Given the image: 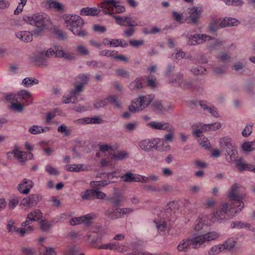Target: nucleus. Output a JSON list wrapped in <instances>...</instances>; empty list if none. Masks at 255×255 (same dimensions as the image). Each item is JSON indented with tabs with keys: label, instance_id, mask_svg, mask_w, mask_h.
Masks as SVG:
<instances>
[{
	"label": "nucleus",
	"instance_id": "423d86ee",
	"mask_svg": "<svg viewBox=\"0 0 255 255\" xmlns=\"http://www.w3.org/2000/svg\"><path fill=\"white\" fill-rule=\"evenodd\" d=\"M220 145L221 147L226 151L227 160L229 162H237V160H238V152L237 147L232 139L228 136L222 137L220 139Z\"/></svg>",
	"mask_w": 255,
	"mask_h": 255
},
{
	"label": "nucleus",
	"instance_id": "aec40b11",
	"mask_svg": "<svg viewBox=\"0 0 255 255\" xmlns=\"http://www.w3.org/2000/svg\"><path fill=\"white\" fill-rule=\"evenodd\" d=\"M203 131H204L200 128H195L193 133L194 136L198 137V141L201 146L206 148H209L210 144L208 139L205 136L201 135V133Z\"/></svg>",
	"mask_w": 255,
	"mask_h": 255
},
{
	"label": "nucleus",
	"instance_id": "5701e85b",
	"mask_svg": "<svg viewBox=\"0 0 255 255\" xmlns=\"http://www.w3.org/2000/svg\"><path fill=\"white\" fill-rule=\"evenodd\" d=\"M33 183L31 180L24 179L18 185V191L24 194L29 193L30 189L33 187Z\"/></svg>",
	"mask_w": 255,
	"mask_h": 255
},
{
	"label": "nucleus",
	"instance_id": "f257e3e1",
	"mask_svg": "<svg viewBox=\"0 0 255 255\" xmlns=\"http://www.w3.org/2000/svg\"><path fill=\"white\" fill-rule=\"evenodd\" d=\"M239 190L240 187L236 184H234L228 193L229 202L223 203L211 215L210 220L205 215H199L195 222L194 230L198 232L205 225H210L216 222L227 219L233 214L242 211L244 207V196L240 194Z\"/></svg>",
	"mask_w": 255,
	"mask_h": 255
},
{
	"label": "nucleus",
	"instance_id": "2f4dec72",
	"mask_svg": "<svg viewBox=\"0 0 255 255\" xmlns=\"http://www.w3.org/2000/svg\"><path fill=\"white\" fill-rule=\"evenodd\" d=\"M129 156L128 153L125 150L118 151L117 152H113L110 155V161L111 163V160H122L128 158Z\"/></svg>",
	"mask_w": 255,
	"mask_h": 255
},
{
	"label": "nucleus",
	"instance_id": "e433bc0d",
	"mask_svg": "<svg viewBox=\"0 0 255 255\" xmlns=\"http://www.w3.org/2000/svg\"><path fill=\"white\" fill-rule=\"evenodd\" d=\"M48 7L55 11L62 12L64 10L65 6L63 4L55 0H48L47 1Z\"/></svg>",
	"mask_w": 255,
	"mask_h": 255
},
{
	"label": "nucleus",
	"instance_id": "0eeeda50",
	"mask_svg": "<svg viewBox=\"0 0 255 255\" xmlns=\"http://www.w3.org/2000/svg\"><path fill=\"white\" fill-rule=\"evenodd\" d=\"M220 145L221 147L226 151L227 160L229 162H237V160H238V152L237 147L232 139L228 136L222 137L220 139Z\"/></svg>",
	"mask_w": 255,
	"mask_h": 255
},
{
	"label": "nucleus",
	"instance_id": "b1692460",
	"mask_svg": "<svg viewBox=\"0 0 255 255\" xmlns=\"http://www.w3.org/2000/svg\"><path fill=\"white\" fill-rule=\"evenodd\" d=\"M65 169L68 171L79 172L88 170L89 166L85 164H69L66 165Z\"/></svg>",
	"mask_w": 255,
	"mask_h": 255
},
{
	"label": "nucleus",
	"instance_id": "dca6fc26",
	"mask_svg": "<svg viewBox=\"0 0 255 255\" xmlns=\"http://www.w3.org/2000/svg\"><path fill=\"white\" fill-rule=\"evenodd\" d=\"M98 4V6L103 9L106 14L110 15L114 13V6L116 5L115 0H102Z\"/></svg>",
	"mask_w": 255,
	"mask_h": 255
},
{
	"label": "nucleus",
	"instance_id": "37998d69",
	"mask_svg": "<svg viewBox=\"0 0 255 255\" xmlns=\"http://www.w3.org/2000/svg\"><path fill=\"white\" fill-rule=\"evenodd\" d=\"M105 214L109 218L112 220H115L120 218L119 212L118 211V208L115 209H108L105 211Z\"/></svg>",
	"mask_w": 255,
	"mask_h": 255
},
{
	"label": "nucleus",
	"instance_id": "a211bd4d",
	"mask_svg": "<svg viewBox=\"0 0 255 255\" xmlns=\"http://www.w3.org/2000/svg\"><path fill=\"white\" fill-rule=\"evenodd\" d=\"M42 217V213L39 210H35L27 214L26 221L21 224L22 226L30 225L32 222L37 221Z\"/></svg>",
	"mask_w": 255,
	"mask_h": 255
},
{
	"label": "nucleus",
	"instance_id": "ddd939ff",
	"mask_svg": "<svg viewBox=\"0 0 255 255\" xmlns=\"http://www.w3.org/2000/svg\"><path fill=\"white\" fill-rule=\"evenodd\" d=\"M239 23L238 20L235 18H224L220 23L219 21L216 24L214 27L212 24L210 25V30L214 32L216 30L218 27L223 28L226 26H232L237 25Z\"/></svg>",
	"mask_w": 255,
	"mask_h": 255
},
{
	"label": "nucleus",
	"instance_id": "a19ab883",
	"mask_svg": "<svg viewBox=\"0 0 255 255\" xmlns=\"http://www.w3.org/2000/svg\"><path fill=\"white\" fill-rule=\"evenodd\" d=\"M99 10L95 7L89 8L84 7L81 10L80 14L82 15H92L95 16L99 13Z\"/></svg>",
	"mask_w": 255,
	"mask_h": 255
},
{
	"label": "nucleus",
	"instance_id": "5fc2aeb1",
	"mask_svg": "<svg viewBox=\"0 0 255 255\" xmlns=\"http://www.w3.org/2000/svg\"><path fill=\"white\" fill-rule=\"evenodd\" d=\"M185 53L181 50H176L175 52L172 54V58L174 60H180L185 57Z\"/></svg>",
	"mask_w": 255,
	"mask_h": 255
},
{
	"label": "nucleus",
	"instance_id": "412c9836",
	"mask_svg": "<svg viewBox=\"0 0 255 255\" xmlns=\"http://www.w3.org/2000/svg\"><path fill=\"white\" fill-rule=\"evenodd\" d=\"M148 126L154 129H160L165 131H173V127L168 123L158 122H151L147 124Z\"/></svg>",
	"mask_w": 255,
	"mask_h": 255
},
{
	"label": "nucleus",
	"instance_id": "c03bdc74",
	"mask_svg": "<svg viewBox=\"0 0 255 255\" xmlns=\"http://www.w3.org/2000/svg\"><path fill=\"white\" fill-rule=\"evenodd\" d=\"M236 243V239L231 238L226 240L223 244H221V245L224 247V251L226 250H230L235 247Z\"/></svg>",
	"mask_w": 255,
	"mask_h": 255
},
{
	"label": "nucleus",
	"instance_id": "58836bf2",
	"mask_svg": "<svg viewBox=\"0 0 255 255\" xmlns=\"http://www.w3.org/2000/svg\"><path fill=\"white\" fill-rule=\"evenodd\" d=\"M50 130L49 127H42L38 126H33L29 128L28 131L32 134L46 132Z\"/></svg>",
	"mask_w": 255,
	"mask_h": 255
},
{
	"label": "nucleus",
	"instance_id": "a878e982",
	"mask_svg": "<svg viewBox=\"0 0 255 255\" xmlns=\"http://www.w3.org/2000/svg\"><path fill=\"white\" fill-rule=\"evenodd\" d=\"M193 127L195 128H200L203 131H215L220 128L221 125L219 122L208 125H204L201 123H199L194 125Z\"/></svg>",
	"mask_w": 255,
	"mask_h": 255
},
{
	"label": "nucleus",
	"instance_id": "6e6d98bb",
	"mask_svg": "<svg viewBox=\"0 0 255 255\" xmlns=\"http://www.w3.org/2000/svg\"><path fill=\"white\" fill-rule=\"evenodd\" d=\"M206 71V69L201 66L193 67L191 69V72L195 75L205 74Z\"/></svg>",
	"mask_w": 255,
	"mask_h": 255
},
{
	"label": "nucleus",
	"instance_id": "3c124183",
	"mask_svg": "<svg viewBox=\"0 0 255 255\" xmlns=\"http://www.w3.org/2000/svg\"><path fill=\"white\" fill-rule=\"evenodd\" d=\"M206 242L216 240L219 237V234L216 231H212L203 234Z\"/></svg>",
	"mask_w": 255,
	"mask_h": 255
},
{
	"label": "nucleus",
	"instance_id": "2eb2a0df",
	"mask_svg": "<svg viewBox=\"0 0 255 255\" xmlns=\"http://www.w3.org/2000/svg\"><path fill=\"white\" fill-rule=\"evenodd\" d=\"M53 56L55 57V45L52 48H50L44 53H41L37 59V63L39 66H46L48 65V62L45 57H51Z\"/></svg>",
	"mask_w": 255,
	"mask_h": 255
},
{
	"label": "nucleus",
	"instance_id": "72a5a7b5",
	"mask_svg": "<svg viewBox=\"0 0 255 255\" xmlns=\"http://www.w3.org/2000/svg\"><path fill=\"white\" fill-rule=\"evenodd\" d=\"M15 35L17 38L25 42H30L33 39L32 34L28 31H18Z\"/></svg>",
	"mask_w": 255,
	"mask_h": 255
},
{
	"label": "nucleus",
	"instance_id": "c85d7f7f",
	"mask_svg": "<svg viewBox=\"0 0 255 255\" xmlns=\"http://www.w3.org/2000/svg\"><path fill=\"white\" fill-rule=\"evenodd\" d=\"M55 57L71 60L74 58V54L72 53L65 52L61 46L57 45H55Z\"/></svg>",
	"mask_w": 255,
	"mask_h": 255
},
{
	"label": "nucleus",
	"instance_id": "09e8293b",
	"mask_svg": "<svg viewBox=\"0 0 255 255\" xmlns=\"http://www.w3.org/2000/svg\"><path fill=\"white\" fill-rule=\"evenodd\" d=\"M38 83V80L35 78L27 77L22 82V84L25 87H29Z\"/></svg>",
	"mask_w": 255,
	"mask_h": 255
},
{
	"label": "nucleus",
	"instance_id": "393cba45",
	"mask_svg": "<svg viewBox=\"0 0 255 255\" xmlns=\"http://www.w3.org/2000/svg\"><path fill=\"white\" fill-rule=\"evenodd\" d=\"M189 239L194 249H197L201 248L202 246H205L206 241L203 234L193 236Z\"/></svg>",
	"mask_w": 255,
	"mask_h": 255
},
{
	"label": "nucleus",
	"instance_id": "473e14b6",
	"mask_svg": "<svg viewBox=\"0 0 255 255\" xmlns=\"http://www.w3.org/2000/svg\"><path fill=\"white\" fill-rule=\"evenodd\" d=\"M101 120L98 117L84 118L74 121V123L77 125H86L89 124H100Z\"/></svg>",
	"mask_w": 255,
	"mask_h": 255
},
{
	"label": "nucleus",
	"instance_id": "e2e57ef3",
	"mask_svg": "<svg viewBox=\"0 0 255 255\" xmlns=\"http://www.w3.org/2000/svg\"><path fill=\"white\" fill-rule=\"evenodd\" d=\"M9 108L13 111L20 112L23 109V107L22 104L18 103L17 102H15L14 103H12L9 106Z\"/></svg>",
	"mask_w": 255,
	"mask_h": 255
},
{
	"label": "nucleus",
	"instance_id": "bb28decb",
	"mask_svg": "<svg viewBox=\"0 0 255 255\" xmlns=\"http://www.w3.org/2000/svg\"><path fill=\"white\" fill-rule=\"evenodd\" d=\"M191 245L189 238L183 239L179 242L176 250L180 253H187L190 250Z\"/></svg>",
	"mask_w": 255,
	"mask_h": 255
},
{
	"label": "nucleus",
	"instance_id": "0e129e2a",
	"mask_svg": "<svg viewBox=\"0 0 255 255\" xmlns=\"http://www.w3.org/2000/svg\"><path fill=\"white\" fill-rule=\"evenodd\" d=\"M159 140H160V143L157 145L158 150H168L170 149V147L168 145L167 142L164 140V139H159L157 138Z\"/></svg>",
	"mask_w": 255,
	"mask_h": 255
},
{
	"label": "nucleus",
	"instance_id": "f03ea898",
	"mask_svg": "<svg viewBox=\"0 0 255 255\" xmlns=\"http://www.w3.org/2000/svg\"><path fill=\"white\" fill-rule=\"evenodd\" d=\"M177 208V202L172 201L169 202L163 210H161L159 208L155 210L154 213L157 217L154 219V223L159 233L164 234L165 232L169 230L170 216Z\"/></svg>",
	"mask_w": 255,
	"mask_h": 255
},
{
	"label": "nucleus",
	"instance_id": "a18cd8bd",
	"mask_svg": "<svg viewBox=\"0 0 255 255\" xmlns=\"http://www.w3.org/2000/svg\"><path fill=\"white\" fill-rule=\"evenodd\" d=\"M169 83L174 85H178L180 87V84H182L183 79V76L181 74H177L173 76L172 78L169 79Z\"/></svg>",
	"mask_w": 255,
	"mask_h": 255
},
{
	"label": "nucleus",
	"instance_id": "20e7f679",
	"mask_svg": "<svg viewBox=\"0 0 255 255\" xmlns=\"http://www.w3.org/2000/svg\"><path fill=\"white\" fill-rule=\"evenodd\" d=\"M63 18L66 26L74 34L81 37L86 35L85 30H82L84 21L77 15L65 14Z\"/></svg>",
	"mask_w": 255,
	"mask_h": 255
},
{
	"label": "nucleus",
	"instance_id": "9b49d317",
	"mask_svg": "<svg viewBox=\"0 0 255 255\" xmlns=\"http://www.w3.org/2000/svg\"><path fill=\"white\" fill-rule=\"evenodd\" d=\"M110 181L108 182L107 180L91 182L90 183V186L95 189H94V198H96L99 199L105 198L106 196V194L98 190L100 187L108 185Z\"/></svg>",
	"mask_w": 255,
	"mask_h": 255
},
{
	"label": "nucleus",
	"instance_id": "1a4fd4ad",
	"mask_svg": "<svg viewBox=\"0 0 255 255\" xmlns=\"http://www.w3.org/2000/svg\"><path fill=\"white\" fill-rule=\"evenodd\" d=\"M153 99L152 95L141 96L135 99L129 107V110L131 112H136L142 111L151 102Z\"/></svg>",
	"mask_w": 255,
	"mask_h": 255
},
{
	"label": "nucleus",
	"instance_id": "13d9d810",
	"mask_svg": "<svg viewBox=\"0 0 255 255\" xmlns=\"http://www.w3.org/2000/svg\"><path fill=\"white\" fill-rule=\"evenodd\" d=\"M19 198L16 197H12L8 200V207L10 210H13L18 204Z\"/></svg>",
	"mask_w": 255,
	"mask_h": 255
},
{
	"label": "nucleus",
	"instance_id": "4be33fe9",
	"mask_svg": "<svg viewBox=\"0 0 255 255\" xmlns=\"http://www.w3.org/2000/svg\"><path fill=\"white\" fill-rule=\"evenodd\" d=\"M39 201L38 195H30L27 197L24 198L21 201V204L27 208H30L35 206Z\"/></svg>",
	"mask_w": 255,
	"mask_h": 255
},
{
	"label": "nucleus",
	"instance_id": "c756f323",
	"mask_svg": "<svg viewBox=\"0 0 255 255\" xmlns=\"http://www.w3.org/2000/svg\"><path fill=\"white\" fill-rule=\"evenodd\" d=\"M17 98L23 100L25 106L30 105L33 101L31 94L25 90H21L18 93Z\"/></svg>",
	"mask_w": 255,
	"mask_h": 255
},
{
	"label": "nucleus",
	"instance_id": "f3484780",
	"mask_svg": "<svg viewBox=\"0 0 255 255\" xmlns=\"http://www.w3.org/2000/svg\"><path fill=\"white\" fill-rule=\"evenodd\" d=\"M116 23L123 26L134 27L139 25L136 21L130 16H116L115 17Z\"/></svg>",
	"mask_w": 255,
	"mask_h": 255
},
{
	"label": "nucleus",
	"instance_id": "f704fd0d",
	"mask_svg": "<svg viewBox=\"0 0 255 255\" xmlns=\"http://www.w3.org/2000/svg\"><path fill=\"white\" fill-rule=\"evenodd\" d=\"M201 107L205 111L210 113L213 116L218 117V113L215 108L211 107L209 103L206 101H200L199 102Z\"/></svg>",
	"mask_w": 255,
	"mask_h": 255
},
{
	"label": "nucleus",
	"instance_id": "79ce46f5",
	"mask_svg": "<svg viewBox=\"0 0 255 255\" xmlns=\"http://www.w3.org/2000/svg\"><path fill=\"white\" fill-rule=\"evenodd\" d=\"M124 200V197L120 193L115 192L112 197L109 199L112 203L115 206L120 205Z\"/></svg>",
	"mask_w": 255,
	"mask_h": 255
},
{
	"label": "nucleus",
	"instance_id": "4c0bfd02",
	"mask_svg": "<svg viewBox=\"0 0 255 255\" xmlns=\"http://www.w3.org/2000/svg\"><path fill=\"white\" fill-rule=\"evenodd\" d=\"M202 12V8L193 7L190 9V17L192 22H196L199 18Z\"/></svg>",
	"mask_w": 255,
	"mask_h": 255
},
{
	"label": "nucleus",
	"instance_id": "052dcab7",
	"mask_svg": "<svg viewBox=\"0 0 255 255\" xmlns=\"http://www.w3.org/2000/svg\"><path fill=\"white\" fill-rule=\"evenodd\" d=\"M58 131L63 133L65 136L69 135L71 133V130L64 124L58 127Z\"/></svg>",
	"mask_w": 255,
	"mask_h": 255
},
{
	"label": "nucleus",
	"instance_id": "8fccbe9b",
	"mask_svg": "<svg viewBox=\"0 0 255 255\" xmlns=\"http://www.w3.org/2000/svg\"><path fill=\"white\" fill-rule=\"evenodd\" d=\"M223 251L224 247L220 244L211 247L208 251V254L209 255H217Z\"/></svg>",
	"mask_w": 255,
	"mask_h": 255
},
{
	"label": "nucleus",
	"instance_id": "6ab92c4d",
	"mask_svg": "<svg viewBox=\"0 0 255 255\" xmlns=\"http://www.w3.org/2000/svg\"><path fill=\"white\" fill-rule=\"evenodd\" d=\"M103 234V231L101 229H97L96 231L90 232L87 235L90 244L92 246L95 245L101 239Z\"/></svg>",
	"mask_w": 255,
	"mask_h": 255
},
{
	"label": "nucleus",
	"instance_id": "ea45409f",
	"mask_svg": "<svg viewBox=\"0 0 255 255\" xmlns=\"http://www.w3.org/2000/svg\"><path fill=\"white\" fill-rule=\"evenodd\" d=\"M72 90L70 91V96H64L62 98V102L64 104H69L70 103H74L76 102L79 101L82 99L79 98L80 95H77L75 96L72 95Z\"/></svg>",
	"mask_w": 255,
	"mask_h": 255
},
{
	"label": "nucleus",
	"instance_id": "c9c22d12",
	"mask_svg": "<svg viewBox=\"0 0 255 255\" xmlns=\"http://www.w3.org/2000/svg\"><path fill=\"white\" fill-rule=\"evenodd\" d=\"M231 227L232 228H246L249 230H251L255 233V227H253L251 225L240 221L233 222L231 223Z\"/></svg>",
	"mask_w": 255,
	"mask_h": 255
},
{
	"label": "nucleus",
	"instance_id": "69168bd1",
	"mask_svg": "<svg viewBox=\"0 0 255 255\" xmlns=\"http://www.w3.org/2000/svg\"><path fill=\"white\" fill-rule=\"evenodd\" d=\"M133 181L147 183L148 182V178L145 176L133 174Z\"/></svg>",
	"mask_w": 255,
	"mask_h": 255
},
{
	"label": "nucleus",
	"instance_id": "338daca9",
	"mask_svg": "<svg viewBox=\"0 0 255 255\" xmlns=\"http://www.w3.org/2000/svg\"><path fill=\"white\" fill-rule=\"evenodd\" d=\"M40 227L42 231L46 232L50 229L51 224L48 222L42 221L40 223Z\"/></svg>",
	"mask_w": 255,
	"mask_h": 255
},
{
	"label": "nucleus",
	"instance_id": "864d4df0",
	"mask_svg": "<svg viewBox=\"0 0 255 255\" xmlns=\"http://www.w3.org/2000/svg\"><path fill=\"white\" fill-rule=\"evenodd\" d=\"M24 228H19V229H16L17 231H19V234L20 236L23 237L25 234H29L31 233L34 230V228L30 225L23 226Z\"/></svg>",
	"mask_w": 255,
	"mask_h": 255
},
{
	"label": "nucleus",
	"instance_id": "cd10ccee",
	"mask_svg": "<svg viewBox=\"0 0 255 255\" xmlns=\"http://www.w3.org/2000/svg\"><path fill=\"white\" fill-rule=\"evenodd\" d=\"M13 153L14 156L21 162H23L26 160L31 159L33 156L30 152H23L17 149H14Z\"/></svg>",
	"mask_w": 255,
	"mask_h": 255
},
{
	"label": "nucleus",
	"instance_id": "bf43d9fd",
	"mask_svg": "<svg viewBox=\"0 0 255 255\" xmlns=\"http://www.w3.org/2000/svg\"><path fill=\"white\" fill-rule=\"evenodd\" d=\"M218 59L220 61L226 63L231 61V56L227 53L221 52L218 56Z\"/></svg>",
	"mask_w": 255,
	"mask_h": 255
},
{
	"label": "nucleus",
	"instance_id": "774afa93",
	"mask_svg": "<svg viewBox=\"0 0 255 255\" xmlns=\"http://www.w3.org/2000/svg\"><path fill=\"white\" fill-rule=\"evenodd\" d=\"M147 85L151 88H155L156 86V78L153 76H150L147 78Z\"/></svg>",
	"mask_w": 255,
	"mask_h": 255
},
{
	"label": "nucleus",
	"instance_id": "4468645a",
	"mask_svg": "<svg viewBox=\"0 0 255 255\" xmlns=\"http://www.w3.org/2000/svg\"><path fill=\"white\" fill-rule=\"evenodd\" d=\"M160 140L157 138L145 139L141 141L139 143V145L141 149L148 151L154 148L157 149V145L160 143Z\"/></svg>",
	"mask_w": 255,
	"mask_h": 255
},
{
	"label": "nucleus",
	"instance_id": "f8f14e48",
	"mask_svg": "<svg viewBox=\"0 0 255 255\" xmlns=\"http://www.w3.org/2000/svg\"><path fill=\"white\" fill-rule=\"evenodd\" d=\"M108 104H113L116 107H119L120 104L117 97L115 96H110L106 99L97 100L94 103L95 108L104 107Z\"/></svg>",
	"mask_w": 255,
	"mask_h": 255
},
{
	"label": "nucleus",
	"instance_id": "7c9ffc66",
	"mask_svg": "<svg viewBox=\"0 0 255 255\" xmlns=\"http://www.w3.org/2000/svg\"><path fill=\"white\" fill-rule=\"evenodd\" d=\"M236 166L240 171L245 170L253 171L255 170V166L247 163L242 158H240L237 160Z\"/></svg>",
	"mask_w": 255,
	"mask_h": 255
},
{
	"label": "nucleus",
	"instance_id": "680f3d73",
	"mask_svg": "<svg viewBox=\"0 0 255 255\" xmlns=\"http://www.w3.org/2000/svg\"><path fill=\"white\" fill-rule=\"evenodd\" d=\"M142 84L140 79H137L129 85V88L131 90L138 89L141 88Z\"/></svg>",
	"mask_w": 255,
	"mask_h": 255
},
{
	"label": "nucleus",
	"instance_id": "39448f33",
	"mask_svg": "<svg viewBox=\"0 0 255 255\" xmlns=\"http://www.w3.org/2000/svg\"><path fill=\"white\" fill-rule=\"evenodd\" d=\"M188 44L195 45L200 44L206 41H209L208 46L211 49H215L222 45V42L215 38H212L207 34H195L187 37Z\"/></svg>",
	"mask_w": 255,
	"mask_h": 255
},
{
	"label": "nucleus",
	"instance_id": "7ed1b4c3",
	"mask_svg": "<svg viewBox=\"0 0 255 255\" xmlns=\"http://www.w3.org/2000/svg\"><path fill=\"white\" fill-rule=\"evenodd\" d=\"M25 22L35 26L33 30L34 34L38 35L51 25L50 17L45 13H35L31 15H25L23 17Z\"/></svg>",
	"mask_w": 255,
	"mask_h": 255
},
{
	"label": "nucleus",
	"instance_id": "9d476101",
	"mask_svg": "<svg viewBox=\"0 0 255 255\" xmlns=\"http://www.w3.org/2000/svg\"><path fill=\"white\" fill-rule=\"evenodd\" d=\"M89 78V75L84 74L78 75L75 80L74 88L72 89V95L75 96L77 95H80L83 90L84 86L87 83Z\"/></svg>",
	"mask_w": 255,
	"mask_h": 255
},
{
	"label": "nucleus",
	"instance_id": "de8ad7c7",
	"mask_svg": "<svg viewBox=\"0 0 255 255\" xmlns=\"http://www.w3.org/2000/svg\"><path fill=\"white\" fill-rule=\"evenodd\" d=\"M97 218V215L95 213H91L82 216L83 222L82 223L86 225H90L92 222V220Z\"/></svg>",
	"mask_w": 255,
	"mask_h": 255
},
{
	"label": "nucleus",
	"instance_id": "49530a36",
	"mask_svg": "<svg viewBox=\"0 0 255 255\" xmlns=\"http://www.w3.org/2000/svg\"><path fill=\"white\" fill-rule=\"evenodd\" d=\"M242 148L245 152H250L255 150V141L244 142L242 145Z\"/></svg>",
	"mask_w": 255,
	"mask_h": 255
},
{
	"label": "nucleus",
	"instance_id": "6e6552de",
	"mask_svg": "<svg viewBox=\"0 0 255 255\" xmlns=\"http://www.w3.org/2000/svg\"><path fill=\"white\" fill-rule=\"evenodd\" d=\"M99 151L96 153L97 157H102L107 156L106 158H103L101 161V165L102 167L111 165L110 161V155L116 149V146L114 145L108 144L107 143H99L98 144Z\"/></svg>",
	"mask_w": 255,
	"mask_h": 255
},
{
	"label": "nucleus",
	"instance_id": "4d7b16f0",
	"mask_svg": "<svg viewBox=\"0 0 255 255\" xmlns=\"http://www.w3.org/2000/svg\"><path fill=\"white\" fill-rule=\"evenodd\" d=\"M118 211H119V212L120 218H122L124 216L128 215L132 213L133 211V209L131 208H118Z\"/></svg>",
	"mask_w": 255,
	"mask_h": 255
},
{
	"label": "nucleus",
	"instance_id": "603ef678",
	"mask_svg": "<svg viewBox=\"0 0 255 255\" xmlns=\"http://www.w3.org/2000/svg\"><path fill=\"white\" fill-rule=\"evenodd\" d=\"M80 196L83 200H90L94 199V189H88L81 193Z\"/></svg>",
	"mask_w": 255,
	"mask_h": 255
}]
</instances>
